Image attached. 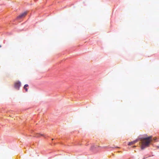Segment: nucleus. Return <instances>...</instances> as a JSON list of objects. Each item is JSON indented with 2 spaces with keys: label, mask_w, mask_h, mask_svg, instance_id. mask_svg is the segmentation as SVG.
I'll use <instances>...</instances> for the list:
<instances>
[{
  "label": "nucleus",
  "mask_w": 159,
  "mask_h": 159,
  "mask_svg": "<svg viewBox=\"0 0 159 159\" xmlns=\"http://www.w3.org/2000/svg\"><path fill=\"white\" fill-rule=\"evenodd\" d=\"M157 138L152 139L151 136L146 138H142L140 139L141 143V149H143L149 146L151 142L153 140H156Z\"/></svg>",
  "instance_id": "nucleus-1"
},
{
  "label": "nucleus",
  "mask_w": 159,
  "mask_h": 159,
  "mask_svg": "<svg viewBox=\"0 0 159 159\" xmlns=\"http://www.w3.org/2000/svg\"><path fill=\"white\" fill-rule=\"evenodd\" d=\"M27 13V11H25L24 13L21 14L17 17V19L19 20L24 18L26 15Z\"/></svg>",
  "instance_id": "nucleus-2"
},
{
  "label": "nucleus",
  "mask_w": 159,
  "mask_h": 159,
  "mask_svg": "<svg viewBox=\"0 0 159 159\" xmlns=\"http://www.w3.org/2000/svg\"><path fill=\"white\" fill-rule=\"evenodd\" d=\"M21 83L20 81H17L15 83V87L17 89H19Z\"/></svg>",
  "instance_id": "nucleus-3"
},
{
  "label": "nucleus",
  "mask_w": 159,
  "mask_h": 159,
  "mask_svg": "<svg viewBox=\"0 0 159 159\" xmlns=\"http://www.w3.org/2000/svg\"><path fill=\"white\" fill-rule=\"evenodd\" d=\"M138 141L137 140L134 141H133L129 142L128 144V145H131L133 144L134 143H136Z\"/></svg>",
  "instance_id": "nucleus-4"
},
{
  "label": "nucleus",
  "mask_w": 159,
  "mask_h": 159,
  "mask_svg": "<svg viewBox=\"0 0 159 159\" xmlns=\"http://www.w3.org/2000/svg\"><path fill=\"white\" fill-rule=\"evenodd\" d=\"M40 136H44V135L43 134H41L39 133H36L34 135V137H39Z\"/></svg>",
  "instance_id": "nucleus-5"
},
{
  "label": "nucleus",
  "mask_w": 159,
  "mask_h": 159,
  "mask_svg": "<svg viewBox=\"0 0 159 159\" xmlns=\"http://www.w3.org/2000/svg\"><path fill=\"white\" fill-rule=\"evenodd\" d=\"M28 86V85L27 84H25L24 86V89H25L26 91L27 92L28 91V89L26 88Z\"/></svg>",
  "instance_id": "nucleus-6"
},
{
  "label": "nucleus",
  "mask_w": 159,
  "mask_h": 159,
  "mask_svg": "<svg viewBox=\"0 0 159 159\" xmlns=\"http://www.w3.org/2000/svg\"><path fill=\"white\" fill-rule=\"evenodd\" d=\"M1 47V46L0 45V48Z\"/></svg>",
  "instance_id": "nucleus-7"
},
{
  "label": "nucleus",
  "mask_w": 159,
  "mask_h": 159,
  "mask_svg": "<svg viewBox=\"0 0 159 159\" xmlns=\"http://www.w3.org/2000/svg\"><path fill=\"white\" fill-rule=\"evenodd\" d=\"M53 140V139H52V140Z\"/></svg>",
  "instance_id": "nucleus-8"
}]
</instances>
